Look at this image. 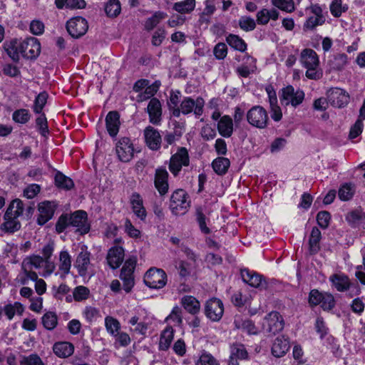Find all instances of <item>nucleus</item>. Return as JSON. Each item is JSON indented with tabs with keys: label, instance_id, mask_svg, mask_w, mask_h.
I'll return each mask as SVG.
<instances>
[{
	"label": "nucleus",
	"instance_id": "nucleus-1",
	"mask_svg": "<svg viewBox=\"0 0 365 365\" xmlns=\"http://www.w3.org/2000/svg\"><path fill=\"white\" fill-rule=\"evenodd\" d=\"M70 225L77 227V232L81 235L88 233L91 227L88 222L86 212L77 210L71 215H61L56 224V230L58 233H61Z\"/></svg>",
	"mask_w": 365,
	"mask_h": 365
},
{
	"label": "nucleus",
	"instance_id": "nucleus-2",
	"mask_svg": "<svg viewBox=\"0 0 365 365\" xmlns=\"http://www.w3.org/2000/svg\"><path fill=\"white\" fill-rule=\"evenodd\" d=\"M24 209V205L20 199L14 200L6 210L4 222L1 225L0 230L6 233H14L19 230L21 225L18 217L22 215Z\"/></svg>",
	"mask_w": 365,
	"mask_h": 365
},
{
	"label": "nucleus",
	"instance_id": "nucleus-3",
	"mask_svg": "<svg viewBox=\"0 0 365 365\" xmlns=\"http://www.w3.org/2000/svg\"><path fill=\"white\" fill-rule=\"evenodd\" d=\"M302 65L307 68L306 76L309 79H319L322 73L319 69V59L317 53L311 48L303 49L300 54Z\"/></svg>",
	"mask_w": 365,
	"mask_h": 365
},
{
	"label": "nucleus",
	"instance_id": "nucleus-4",
	"mask_svg": "<svg viewBox=\"0 0 365 365\" xmlns=\"http://www.w3.org/2000/svg\"><path fill=\"white\" fill-rule=\"evenodd\" d=\"M304 96L305 94L302 90L299 88L296 90L292 86L289 85L281 90L279 99L282 105L296 108L303 102Z\"/></svg>",
	"mask_w": 365,
	"mask_h": 365
},
{
	"label": "nucleus",
	"instance_id": "nucleus-5",
	"mask_svg": "<svg viewBox=\"0 0 365 365\" xmlns=\"http://www.w3.org/2000/svg\"><path fill=\"white\" fill-rule=\"evenodd\" d=\"M187 199L188 195L184 190H176L170 197V207L173 213L176 215L185 214L190 205Z\"/></svg>",
	"mask_w": 365,
	"mask_h": 365
},
{
	"label": "nucleus",
	"instance_id": "nucleus-6",
	"mask_svg": "<svg viewBox=\"0 0 365 365\" xmlns=\"http://www.w3.org/2000/svg\"><path fill=\"white\" fill-rule=\"evenodd\" d=\"M136 263V257H131L125 261L121 269L120 278L123 281V288L127 293L131 291L135 284L133 272Z\"/></svg>",
	"mask_w": 365,
	"mask_h": 365
},
{
	"label": "nucleus",
	"instance_id": "nucleus-7",
	"mask_svg": "<svg viewBox=\"0 0 365 365\" xmlns=\"http://www.w3.org/2000/svg\"><path fill=\"white\" fill-rule=\"evenodd\" d=\"M307 10L309 11V16L303 25L304 30L313 31L325 23L326 17L319 4H312Z\"/></svg>",
	"mask_w": 365,
	"mask_h": 365
},
{
	"label": "nucleus",
	"instance_id": "nucleus-8",
	"mask_svg": "<svg viewBox=\"0 0 365 365\" xmlns=\"http://www.w3.org/2000/svg\"><path fill=\"white\" fill-rule=\"evenodd\" d=\"M166 282L167 274L162 269L152 267L144 276L145 284L153 289L163 288L166 284Z\"/></svg>",
	"mask_w": 365,
	"mask_h": 365
},
{
	"label": "nucleus",
	"instance_id": "nucleus-9",
	"mask_svg": "<svg viewBox=\"0 0 365 365\" xmlns=\"http://www.w3.org/2000/svg\"><path fill=\"white\" fill-rule=\"evenodd\" d=\"M19 48L21 54L26 58H35L41 52V45L37 38L28 37L19 41Z\"/></svg>",
	"mask_w": 365,
	"mask_h": 365
},
{
	"label": "nucleus",
	"instance_id": "nucleus-10",
	"mask_svg": "<svg viewBox=\"0 0 365 365\" xmlns=\"http://www.w3.org/2000/svg\"><path fill=\"white\" fill-rule=\"evenodd\" d=\"M284 322L281 314L277 312L268 314L263 323L264 330L270 336L275 335L284 329Z\"/></svg>",
	"mask_w": 365,
	"mask_h": 365
},
{
	"label": "nucleus",
	"instance_id": "nucleus-11",
	"mask_svg": "<svg viewBox=\"0 0 365 365\" xmlns=\"http://www.w3.org/2000/svg\"><path fill=\"white\" fill-rule=\"evenodd\" d=\"M88 29V21L81 16L73 17L66 23V30L74 38H78L85 35Z\"/></svg>",
	"mask_w": 365,
	"mask_h": 365
},
{
	"label": "nucleus",
	"instance_id": "nucleus-12",
	"mask_svg": "<svg viewBox=\"0 0 365 365\" xmlns=\"http://www.w3.org/2000/svg\"><path fill=\"white\" fill-rule=\"evenodd\" d=\"M190 163L189 155L187 149L184 147L178 148L177 153L172 155L170 163V171L176 176L181 170L182 166H187Z\"/></svg>",
	"mask_w": 365,
	"mask_h": 365
},
{
	"label": "nucleus",
	"instance_id": "nucleus-13",
	"mask_svg": "<svg viewBox=\"0 0 365 365\" xmlns=\"http://www.w3.org/2000/svg\"><path fill=\"white\" fill-rule=\"evenodd\" d=\"M326 96L331 106L335 108H344L349 102V95L340 88H331L326 92Z\"/></svg>",
	"mask_w": 365,
	"mask_h": 365
},
{
	"label": "nucleus",
	"instance_id": "nucleus-14",
	"mask_svg": "<svg viewBox=\"0 0 365 365\" xmlns=\"http://www.w3.org/2000/svg\"><path fill=\"white\" fill-rule=\"evenodd\" d=\"M205 313L207 317L212 322L220 321L224 313V306L222 301L217 298L207 300L205 306Z\"/></svg>",
	"mask_w": 365,
	"mask_h": 365
},
{
	"label": "nucleus",
	"instance_id": "nucleus-15",
	"mask_svg": "<svg viewBox=\"0 0 365 365\" xmlns=\"http://www.w3.org/2000/svg\"><path fill=\"white\" fill-rule=\"evenodd\" d=\"M205 102L202 98H197L195 100L190 97H185L180 103L179 107V114H189L192 112L194 114H200Z\"/></svg>",
	"mask_w": 365,
	"mask_h": 365
},
{
	"label": "nucleus",
	"instance_id": "nucleus-16",
	"mask_svg": "<svg viewBox=\"0 0 365 365\" xmlns=\"http://www.w3.org/2000/svg\"><path fill=\"white\" fill-rule=\"evenodd\" d=\"M115 150L119 160L122 162H129L133 158V145L128 138L119 140L116 144Z\"/></svg>",
	"mask_w": 365,
	"mask_h": 365
},
{
	"label": "nucleus",
	"instance_id": "nucleus-17",
	"mask_svg": "<svg viewBox=\"0 0 365 365\" xmlns=\"http://www.w3.org/2000/svg\"><path fill=\"white\" fill-rule=\"evenodd\" d=\"M241 276L242 280L250 284V286L256 288L260 289H266L267 288V282L263 279L262 276L255 272L250 271L248 269H242L241 270Z\"/></svg>",
	"mask_w": 365,
	"mask_h": 365
},
{
	"label": "nucleus",
	"instance_id": "nucleus-18",
	"mask_svg": "<svg viewBox=\"0 0 365 365\" xmlns=\"http://www.w3.org/2000/svg\"><path fill=\"white\" fill-rule=\"evenodd\" d=\"M90 256L91 253L87 251L86 248L82 247L81 252L78 255L75 262V267L77 268L80 276L86 275L91 265Z\"/></svg>",
	"mask_w": 365,
	"mask_h": 365
},
{
	"label": "nucleus",
	"instance_id": "nucleus-19",
	"mask_svg": "<svg viewBox=\"0 0 365 365\" xmlns=\"http://www.w3.org/2000/svg\"><path fill=\"white\" fill-rule=\"evenodd\" d=\"M168 173L165 168H158L155 171V186L161 195H165L168 191Z\"/></svg>",
	"mask_w": 365,
	"mask_h": 365
},
{
	"label": "nucleus",
	"instance_id": "nucleus-20",
	"mask_svg": "<svg viewBox=\"0 0 365 365\" xmlns=\"http://www.w3.org/2000/svg\"><path fill=\"white\" fill-rule=\"evenodd\" d=\"M248 353L243 344H234L230 347L228 365H239L238 360L247 359Z\"/></svg>",
	"mask_w": 365,
	"mask_h": 365
},
{
	"label": "nucleus",
	"instance_id": "nucleus-21",
	"mask_svg": "<svg viewBox=\"0 0 365 365\" xmlns=\"http://www.w3.org/2000/svg\"><path fill=\"white\" fill-rule=\"evenodd\" d=\"M124 255V250L122 247L110 248L107 255L109 266L113 269L118 268L123 262Z\"/></svg>",
	"mask_w": 365,
	"mask_h": 365
},
{
	"label": "nucleus",
	"instance_id": "nucleus-22",
	"mask_svg": "<svg viewBox=\"0 0 365 365\" xmlns=\"http://www.w3.org/2000/svg\"><path fill=\"white\" fill-rule=\"evenodd\" d=\"M290 345L288 338L284 336L275 339L272 346V353L276 357L283 356L289 349Z\"/></svg>",
	"mask_w": 365,
	"mask_h": 365
},
{
	"label": "nucleus",
	"instance_id": "nucleus-23",
	"mask_svg": "<svg viewBox=\"0 0 365 365\" xmlns=\"http://www.w3.org/2000/svg\"><path fill=\"white\" fill-rule=\"evenodd\" d=\"M39 215L37 218V222L40 225H44L54 214V207L50 202H43L38 207Z\"/></svg>",
	"mask_w": 365,
	"mask_h": 365
},
{
	"label": "nucleus",
	"instance_id": "nucleus-24",
	"mask_svg": "<svg viewBox=\"0 0 365 365\" xmlns=\"http://www.w3.org/2000/svg\"><path fill=\"white\" fill-rule=\"evenodd\" d=\"M144 135L146 144L151 150H156L160 148L161 137L157 130L148 126L145 130Z\"/></svg>",
	"mask_w": 365,
	"mask_h": 365
},
{
	"label": "nucleus",
	"instance_id": "nucleus-25",
	"mask_svg": "<svg viewBox=\"0 0 365 365\" xmlns=\"http://www.w3.org/2000/svg\"><path fill=\"white\" fill-rule=\"evenodd\" d=\"M234 325L237 329H241L248 334H257L258 333V329L252 320L249 319H243L240 316L235 317Z\"/></svg>",
	"mask_w": 365,
	"mask_h": 365
},
{
	"label": "nucleus",
	"instance_id": "nucleus-26",
	"mask_svg": "<svg viewBox=\"0 0 365 365\" xmlns=\"http://www.w3.org/2000/svg\"><path fill=\"white\" fill-rule=\"evenodd\" d=\"M130 203L132 205V210L135 215L141 220H144L146 217L147 213L145 208L143 204V199L140 195L134 192L130 197Z\"/></svg>",
	"mask_w": 365,
	"mask_h": 365
},
{
	"label": "nucleus",
	"instance_id": "nucleus-27",
	"mask_svg": "<svg viewBox=\"0 0 365 365\" xmlns=\"http://www.w3.org/2000/svg\"><path fill=\"white\" fill-rule=\"evenodd\" d=\"M53 350L54 354L61 358H66L73 354L74 346L67 341L57 342L54 344Z\"/></svg>",
	"mask_w": 365,
	"mask_h": 365
},
{
	"label": "nucleus",
	"instance_id": "nucleus-28",
	"mask_svg": "<svg viewBox=\"0 0 365 365\" xmlns=\"http://www.w3.org/2000/svg\"><path fill=\"white\" fill-rule=\"evenodd\" d=\"M322 239V233L318 227H314L309 239V248L311 255H315L320 250L319 242Z\"/></svg>",
	"mask_w": 365,
	"mask_h": 365
},
{
	"label": "nucleus",
	"instance_id": "nucleus-29",
	"mask_svg": "<svg viewBox=\"0 0 365 365\" xmlns=\"http://www.w3.org/2000/svg\"><path fill=\"white\" fill-rule=\"evenodd\" d=\"M217 128L221 135L230 137L233 131V123L229 115H223L219 120Z\"/></svg>",
	"mask_w": 365,
	"mask_h": 365
},
{
	"label": "nucleus",
	"instance_id": "nucleus-30",
	"mask_svg": "<svg viewBox=\"0 0 365 365\" xmlns=\"http://www.w3.org/2000/svg\"><path fill=\"white\" fill-rule=\"evenodd\" d=\"M330 280L339 292H345L350 287L349 279L344 274H334L330 277Z\"/></svg>",
	"mask_w": 365,
	"mask_h": 365
},
{
	"label": "nucleus",
	"instance_id": "nucleus-31",
	"mask_svg": "<svg viewBox=\"0 0 365 365\" xmlns=\"http://www.w3.org/2000/svg\"><path fill=\"white\" fill-rule=\"evenodd\" d=\"M181 303L185 310L191 314H196L200 312V304L199 301L192 296H185L181 299Z\"/></svg>",
	"mask_w": 365,
	"mask_h": 365
},
{
	"label": "nucleus",
	"instance_id": "nucleus-32",
	"mask_svg": "<svg viewBox=\"0 0 365 365\" xmlns=\"http://www.w3.org/2000/svg\"><path fill=\"white\" fill-rule=\"evenodd\" d=\"M161 83L160 81H155L152 84H148L143 93H140L137 96V101L142 102L154 96L160 88Z\"/></svg>",
	"mask_w": 365,
	"mask_h": 365
},
{
	"label": "nucleus",
	"instance_id": "nucleus-33",
	"mask_svg": "<svg viewBox=\"0 0 365 365\" xmlns=\"http://www.w3.org/2000/svg\"><path fill=\"white\" fill-rule=\"evenodd\" d=\"M230 162L227 158L219 157L215 159L212 163L214 171L220 175H225L230 168Z\"/></svg>",
	"mask_w": 365,
	"mask_h": 365
},
{
	"label": "nucleus",
	"instance_id": "nucleus-34",
	"mask_svg": "<svg viewBox=\"0 0 365 365\" xmlns=\"http://www.w3.org/2000/svg\"><path fill=\"white\" fill-rule=\"evenodd\" d=\"M120 115H106V125L109 135L112 137L115 136L119 130L120 125Z\"/></svg>",
	"mask_w": 365,
	"mask_h": 365
},
{
	"label": "nucleus",
	"instance_id": "nucleus-35",
	"mask_svg": "<svg viewBox=\"0 0 365 365\" xmlns=\"http://www.w3.org/2000/svg\"><path fill=\"white\" fill-rule=\"evenodd\" d=\"M226 42L230 47L240 52H244L247 49L246 43L237 35L229 34L226 37Z\"/></svg>",
	"mask_w": 365,
	"mask_h": 365
},
{
	"label": "nucleus",
	"instance_id": "nucleus-36",
	"mask_svg": "<svg viewBox=\"0 0 365 365\" xmlns=\"http://www.w3.org/2000/svg\"><path fill=\"white\" fill-rule=\"evenodd\" d=\"M55 185L61 189L69 190L74 187L71 178L66 176L61 172L58 171L55 175Z\"/></svg>",
	"mask_w": 365,
	"mask_h": 365
},
{
	"label": "nucleus",
	"instance_id": "nucleus-37",
	"mask_svg": "<svg viewBox=\"0 0 365 365\" xmlns=\"http://www.w3.org/2000/svg\"><path fill=\"white\" fill-rule=\"evenodd\" d=\"M348 58L345 53H338L329 61V65L333 70L340 71L347 64Z\"/></svg>",
	"mask_w": 365,
	"mask_h": 365
},
{
	"label": "nucleus",
	"instance_id": "nucleus-38",
	"mask_svg": "<svg viewBox=\"0 0 365 365\" xmlns=\"http://www.w3.org/2000/svg\"><path fill=\"white\" fill-rule=\"evenodd\" d=\"M365 220V213L361 210H354L347 213L346 220L352 227H356Z\"/></svg>",
	"mask_w": 365,
	"mask_h": 365
},
{
	"label": "nucleus",
	"instance_id": "nucleus-39",
	"mask_svg": "<svg viewBox=\"0 0 365 365\" xmlns=\"http://www.w3.org/2000/svg\"><path fill=\"white\" fill-rule=\"evenodd\" d=\"M3 311L5 315L9 320H11L15 314L17 313L19 315H21L24 311V308L23 305L18 302H14V304H8L4 306Z\"/></svg>",
	"mask_w": 365,
	"mask_h": 365
},
{
	"label": "nucleus",
	"instance_id": "nucleus-40",
	"mask_svg": "<svg viewBox=\"0 0 365 365\" xmlns=\"http://www.w3.org/2000/svg\"><path fill=\"white\" fill-rule=\"evenodd\" d=\"M173 339V329L172 327L166 328L162 333L159 342V348L160 350H167Z\"/></svg>",
	"mask_w": 365,
	"mask_h": 365
},
{
	"label": "nucleus",
	"instance_id": "nucleus-41",
	"mask_svg": "<svg viewBox=\"0 0 365 365\" xmlns=\"http://www.w3.org/2000/svg\"><path fill=\"white\" fill-rule=\"evenodd\" d=\"M195 0H184L174 4L173 9L180 14L190 13L194 10Z\"/></svg>",
	"mask_w": 365,
	"mask_h": 365
},
{
	"label": "nucleus",
	"instance_id": "nucleus-42",
	"mask_svg": "<svg viewBox=\"0 0 365 365\" xmlns=\"http://www.w3.org/2000/svg\"><path fill=\"white\" fill-rule=\"evenodd\" d=\"M43 326L48 330H53L58 324V317L53 312L45 313L41 318Z\"/></svg>",
	"mask_w": 365,
	"mask_h": 365
},
{
	"label": "nucleus",
	"instance_id": "nucleus-43",
	"mask_svg": "<svg viewBox=\"0 0 365 365\" xmlns=\"http://www.w3.org/2000/svg\"><path fill=\"white\" fill-rule=\"evenodd\" d=\"M121 6L119 0H109L105 6V11L110 17H116L120 14Z\"/></svg>",
	"mask_w": 365,
	"mask_h": 365
},
{
	"label": "nucleus",
	"instance_id": "nucleus-44",
	"mask_svg": "<svg viewBox=\"0 0 365 365\" xmlns=\"http://www.w3.org/2000/svg\"><path fill=\"white\" fill-rule=\"evenodd\" d=\"M59 269L64 274H67L70 272L71 266V256L67 251H61L59 255Z\"/></svg>",
	"mask_w": 365,
	"mask_h": 365
},
{
	"label": "nucleus",
	"instance_id": "nucleus-45",
	"mask_svg": "<svg viewBox=\"0 0 365 365\" xmlns=\"http://www.w3.org/2000/svg\"><path fill=\"white\" fill-rule=\"evenodd\" d=\"M348 10V6L343 4L341 0H334L330 4V12L334 17H339Z\"/></svg>",
	"mask_w": 365,
	"mask_h": 365
},
{
	"label": "nucleus",
	"instance_id": "nucleus-46",
	"mask_svg": "<svg viewBox=\"0 0 365 365\" xmlns=\"http://www.w3.org/2000/svg\"><path fill=\"white\" fill-rule=\"evenodd\" d=\"M246 118L249 123L258 128H265L268 120V115H246Z\"/></svg>",
	"mask_w": 365,
	"mask_h": 365
},
{
	"label": "nucleus",
	"instance_id": "nucleus-47",
	"mask_svg": "<svg viewBox=\"0 0 365 365\" xmlns=\"http://www.w3.org/2000/svg\"><path fill=\"white\" fill-rule=\"evenodd\" d=\"M181 98V93L179 91H171L170 93V98L168 101V106L171 109H173V114H179V103Z\"/></svg>",
	"mask_w": 365,
	"mask_h": 365
},
{
	"label": "nucleus",
	"instance_id": "nucleus-48",
	"mask_svg": "<svg viewBox=\"0 0 365 365\" xmlns=\"http://www.w3.org/2000/svg\"><path fill=\"white\" fill-rule=\"evenodd\" d=\"M105 325L107 331L113 336H117L116 334L120 329V322L112 317H106L105 319Z\"/></svg>",
	"mask_w": 365,
	"mask_h": 365
},
{
	"label": "nucleus",
	"instance_id": "nucleus-49",
	"mask_svg": "<svg viewBox=\"0 0 365 365\" xmlns=\"http://www.w3.org/2000/svg\"><path fill=\"white\" fill-rule=\"evenodd\" d=\"M272 4L282 11L290 13L294 10L293 0H272Z\"/></svg>",
	"mask_w": 365,
	"mask_h": 365
},
{
	"label": "nucleus",
	"instance_id": "nucleus-50",
	"mask_svg": "<svg viewBox=\"0 0 365 365\" xmlns=\"http://www.w3.org/2000/svg\"><path fill=\"white\" fill-rule=\"evenodd\" d=\"M266 91L267 93L270 106L272 108L274 114H282L280 108L277 106V98L274 88L272 86H268L266 88Z\"/></svg>",
	"mask_w": 365,
	"mask_h": 365
},
{
	"label": "nucleus",
	"instance_id": "nucleus-51",
	"mask_svg": "<svg viewBox=\"0 0 365 365\" xmlns=\"http://www.w3.org/2000/svg\"><path fill=\"white\" fill-rule=\"evenodd\" d=\"M365 119V115H360V118L355 122L351 127L349 138L354 139L358 137L362 132L363 120Z\"/></svg>",
	"mask_w": 365,
	"mask_h": 365
},
{
	"label": "nucleus",
	"instance_id": "nucleus-52",
	"mask_svg": "<svg viewBox=\"0 0 365 365\" xmlns=\"http://www.w3.org/2000/svg\"><path fill=\"white\" fill-rule=\"evenodd\" d=\"M165 18V14L162 12H156L151 17L148 18L145 24V27L150 31L154 29L162 19Z\"/></svg>",
	"mask_w": 365,
	"mask_h": 365
},
{
	"label": "nucleus",
	"instance_id": "nucleus-53",
	"mask_svg": "<svg viewBox=\"0 0 365 365\" xmlns=\"http://www.w3.org/2000/svg\"><path fill=\"white\" fill-rule=\"evenodd\" d=\"M48 95L46 92L43 91L40 93L35 99L34 101V112L36 113H40L43 106L46 104Z\"/></svg>",
	"mask_w": 365,
	"mask_h": 365
},
{
	"label": "nucleus",
	"instance_id": "nucleus-54",
	"mask_svg": "<svg viewBox=\"0 0 365 365\" xmlns=\"http://www.w3.org/2000/svg\"><path fill=\"white\" fill-rule=\"evenodd\" d=\"M335 304L336 302L334 296L329 293L324 292L322 303L320 304L322 309L324 311H331L335 307Z\"/></svg>",
	"mask_w": 365,
	"mask_h": 365
},
{
	"label": "nucleus",
	"instance_id": "nucleus-55",
	"mask_svg": "<svg viewBox=\"0 0 365 365\" xmlns=\"http://www.w3.org/2000/svg\"><path fill=\"white\" fill-rule=\"evenodd\" d=\"M20 365H44V363L38 354H32L23 356Z\"/></svg>",
	"mask_w": 365,
	"mask_h": 365
},
{
	"label": "nucleus",
	"instance_id": "nucleus-56",
	"mask_svg": "<svg viewBox=\"0 0 365 365\" xmlns=\"http://www.w3.org/2000/svg\"><path fill=\"white\" fill-rule=\"evenodd\" d=\"M239 26L243 31H250L255 29L256 24L252 18L249 16H242L239 19Z\"/></svg>",
	"mask_w": 365,
	"mask_h": 365
},
{
	"label": "nucleus",
	"instance_id": "nucleus-57",
	"mask_svg": "<svg viewBox=\"0 0 365 365\" xmlns=\"http://www.w3.org/2000/svg\"><path fill=\"white\" fill-rule=\"evenodd\" d=\"M330 219V213L327 211H320L317 215V223L322 229H326L329 227Z\"/></svg>",
	"mask_w": 365,
	"mask_h": 365
},
{
	"label": "nucleus",
	"instance_id": "nucleus-58",
	"mask_svg": "<svg viewBox=\"0 0 365 365\" xmlns=\"http://www.w3.org/2000/svg\"><path fill=\"white\" fill-rule=\"evenodd\" d=\"M324 292H320L317 289H312L309 294V304L311 307H315L322 303Z\"/></svg>",
	"mask_w": 365,
	"mask_h": 365
},
{
	"label": "nucleus",
	"instance_id": "nucleus-59",
	"mask_svg": "<svg viewBox=\"0 0 365 365\" xmlns=\"http://www.w3.org/2000/svg\"><path fill=\"white\" fill-rule=\"evenodd\" d=\"M8 55L12 60L16 61L19 59V54H21L19 48V41H14L11 42L10 45L6 48Z\"/></svg>",
	"mask_w": 365,
	"mask_h": 365
},
{
	"label": "nucleus",
	"instance_id": "nucleus-60",
	"mask_svg": "<svg viewBox=\"0 0 365 365\" xmlns=\"http://www.w3.org/2000/svg\"><path fill=\"white\" fill-rule=\"evenodd\" d=\"M89 290L83 286H78L74 289L73 292V298L76 301L79 302L88 298Z\"/></svg>",
	"mask_w": 365,
	"mask_h": 365
},
{
	"label": "nucleus",
	"instance_id": "nucleus-61",
	"mask_svg": "<svg viewBox=\"0 0 365 365\" xmlns=\"http://www.w3.org/2000/svg\"><path fill=\"white\" fill-rule=\"evenodd\" d=\"M213 53L217 59L222 60L227 54V48L225 43H218L213 49Z\"/></svg>",
	"mask_w": 365,
	"mask_h": 365
},
{
	"label": "nucleus",
	"instance_id": "nucleus-62",
	"mask_svg": "<svg viewBox=\"0 0 365 365\" xmlns=\"http://www.w3.org/2000/svg\"><path fill=\"white\" fill-rule=\"evenodd\" d=\"M354 195V190L350 185H344L339 190V197L344 201L350 200Z\"/></svg>",
	"mask_w": 365,
	"mask_h": 365
},
{
	"label": "nucleus",
	"instance_id": "nucleus-63",
	"mask_svg": "<svg viewBox=\"0 0 365 365\" xmlns=\"http://www.w3.org/2000/svg\"><path fill=\"white\" fill-rule=\"evenodd\" d=\"M147 110L148 114H161L160 101L156 98H151L148 105Z\"/></svg>",
	"mask_w": 365,
	"mask_h": 365
},
{
	"label": "nucleus",
	"instance_id": "nucleus-64",
	"mask_svg": "<svg viewBox=\"0 0 365 365\" xmlns=\"http://www.w3.org/2000/svg\"><path fill=\"white\" fill-rule=\"evenodd\" d=\"M201 365H220L218 361L210 353L203 352L199 359Z\"/></svg>",
	"mask_w": 365,
	"mask_h": 365
}]
</instances>
